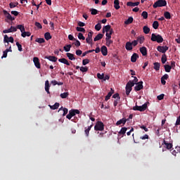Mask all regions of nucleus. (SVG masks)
<instances>
[{
    "mask_svg": "<svg viewBox=\"0 0 180 180\" xmlns=\"http://www.w3.org/2000/svg\"><path fill=\"white\" fill-rule=\"evenodd\" d=\"M16 29H19V30H20L21 33L25 32V26H23L22 25H17Z\"/></svg>",
    "mask_w": 180,
    "mask_h": 180,
    "instance_id": "obj_35",
    "label": "nucleus"
},
{
    "mask_svg": "<svg viewBox=\"0 0 180 180\" xmlns=\"http://www.w3.org/2000/svg\"><path fill=\"white\" fill-rule=\"evenodd\" d=\"M144 40H145L144 37H139L137 38L136 41L139 43H140V44H143V43H144Z\"/></svg>",
    "mask_w": 180,
    "mask_h": 180,
    "instance_id": "obj_38",
    "label": "nucleus"
},
{
    "mask_svg": "<svg viewBox=\"0 0 180 180\" xmlns=\"http://www.w3.org/2000/svg\"><path fill=\"white\" fill-rule=\"evenodd\" d=\"M92 127L93 125H91L88 127V128L86 129V130H84V134H86V136H89V131H91Z\"/></svg>",
    "mask_w": 180,
    "mask_h": 180,
    "instance_id": "obj_33",
    "label": "nucleus"
},
{
    "mask_svg": "<svg viewBox=\"0 0 180 180\" xmlns=\"http://www.w3.org/2000/svg\"><path fill=\"white\" fill-rule=\"evenodd\" d=\"M143 33H145V34H148V33H150V27H148V26L146 25L143 27Z\"/></svg>",
    "mask_w": 180,
    "mask_h": 180,
    "instance_id": "obj_28",
    "label": "nucleus"
},
{
    "mask_svg": "<svg viewBox=\"0 0 180 180\" xmlns=\"http://www.w3.org/2000/svg\"><path fill=\"white\" fill-rule=\"evenodd\" d=\"M120 1L119 0L114 1V8L117 11L120 9Z\"/></svg>",
    "mask_w": 180,
    "mask_h": 180,
    "instance_id": "obj_19",
    "label": "nucleus"
},
{
    "mask_svg": "<svg viewBox=\"0 0 180 180\" xmlns=\"http://www.w3.org/2000/svg\"><path fill=\"white\" fill-rule=\"evenodd\" d=\"M164 16H165V19H171V13L168 11H165L164 13Z\"/></svg>",
    "mask_w": 180,
    "mask_h": 180,
    "instance_id": "obj_37",
    "label": "nucleus"
},
{
    "mask_svg": "<svg viewBox=\"0 0 180 180\" xmlns=\"http://www.w3.org/2000/svg\"><path fill=\"white\" fill-rule=\"evenodd\" d=\"M4 43H7V44H9V37L8 35L4 36Z\"/></svg>",
    "mask_w": 180,
    "mask_h": 180,
    "instance_id": "obj_56",
    "label": "nucleus"
},
{
    "mask_svg": "<svg viewBox=\"0 0 180 180\" xmlns=\"http://www.w3.org/2000/svg\"><path fill=\"white\" fill-rule=\"evenodd\" d=\"M44 37L46 40H50L51 39V35L50 34V32H46L44 34Z\"/></svg>",
    "mask_w": 180,
    "mask_h": 180,
    "instance_id": "obj_40",
    "label": "nucleus"
},
{
    "mask_svg": "<svg viewBox=\"0 0 180 180\" xmlns=\"http://www.w3.org/2000/svg\"><path fill=\"white\" fill-rule=\"evenodd\" d=\"M161 61H162V64H165V63H167V55L163 54L162 56Z\"/></svg>",
    "mask_w": 180,
    "mask_h": 180,
    "instance_id": "obj_41",
    "label": "nucleus"
},
{
    "mask_svg": "<svg viewBox=\"0 0 180 180\" xmlns=\"http://www.w3.org/2000/svg\"><path fill=\"white\" fill-rule=\"evenodd\" d=\"M15 44L17 46L19 51H23V49L22 48V45H20V44H19V42H16Z\"/></svg>",
    "mask_w": 180,
    "mask_h": 180,
    "instance_id": "obj_50",
    "label": "nucleus"
},
{
    "mask_svg": "<svg viewBox=\"0 0 180 180\" xmlns=\"http://www.w3.org/2000/svg\"><path fill=\"white\" fill-rule=\"evenodd\" d=\"M71 47H72V45L68 44V45H66L65 46H64L63 49L65 50V51L68 52V51H70V50H71Z\"/></svg>",
    "mask_w": 180,
    "mask_h": 180,
    "instance_id": "obj_36",
    "label": "nucleus"
},
{
    "mask_svg": "<svg viewBox=\"0 0 180 180\" xmlns=\"http://www.w3.org/2000/svg\"><path fill=\"white\" fill-rule=\"evenodd\" d=\"M128 121H129V119L123 118L122 120L117 121V122L115 123V125H117V126H119L120 124L124 125L125 123Z\"/></svg>",
    "mask_w": 180,
    "mask_h": 180,
    "instance_id": "obj_10",
    "label": "nucleus"
},
{
    "mask_svg": "<svg viewBox=\"0 0 180 180\" xmlns=\"http://www.w3.org/2000/svg\"><path fill=\"white\" fill-rule=\"evenodd\" d=\"M153 68H160V67H161V63H158V62H155L153 63Z\"/></svg>",
    "mask_w": 180,
    "mask_h": 180,
    "instance_id": "obj_51",
    "label": "nucleus"
},
{
    "mask_svg": "<svg viewBox=\"0 0 180 180\" xmlns=\"http://www.w3.org/2000/svg\"><path fill=\"white\" fill-rule=\"evenodd\" d=\"M142 84H143L142 82H140L137 83L136 86L134 87L135 91H139L142 89H143V86L142 85Z\"/></svg>",
    "mask_w": 180,
    "mask_h": 180,
    "instance_id": "obj_13",
    "label": "nucleus"
},
{
    "mask_svg": "<svg viewBox=\"0 0 180 180\" xmlns=\"http://www.w3.org/2000/svg\"><path fill=\"white\" fill-rule=\"evenodd\" d=\"M33 62H34L35 67H37V68H40V62L39 60V58L34 57L33 58Z\"/></svg>",
    "mask_w": 180,
    "mask_h": 180,
    "instance_id": "obj_15",
    "label": "nucleus"
},
{
    "mask_svg": "<svg viewBox=\"0 0 180 180\" xmlns=\"http://www.w3.org/2000/svg\"><path fill=\"white\" fill-rule=\"evenodd\" d=\"M79 110H71L70 111H69V115H74L75 116L76 115H79Z\"/></svg>",
    "mask_w": 180,
    "mask_h": 180,
    "instance_id": "obj_22",
    "label": "nucleus"
},
{
    "mask_svg": "<svg viewBox=\"0 0 180 180\" xmlns=\"http://www.w3.org/2000/svg\"><path fill=\"white\" fill-rule=\"evenodd\" d=\"M127 129H128V128H127V127H122L120 129V132H118V134H120V135H124L125 133L127 132Z\"/></svg>",
    "mask_w": 180,
    "mask_h": 180,
    "instance_id": "obj_27",
    "label": "nucleus"
},
{
    "mask_svg": "<svg viewBox=\"0 0 180 180\" xmlns=\"http://www.w3.org/2000/svg\"><path fill=\"white\" fill-rule=\"evenodd\" d=\"M105 76H106V75H105L103 73V74H100V73L97 74L98 79H103V77Z\"/></svg>",
    "mask_w": 180,
    "mask_h": 180,
    "instance_id": "obj_55",
    "label": "nucleus"
},
{
    "mask_svg": "<svg viewBox=\"0 0 180 180\" xmlns=\"http://www.w3.org/2000/svg\"><path fill=\"white\" fill-rule=\"evenodd\" d=\"M35 41L37 43H39V44H41L43 43H45L46 40L44 38H37L35 39Z\"/></svg>",
    "mask_w": 180,
    "mask_h": 180,
    "instance_id": "obj_32",
    "label": "nucleus"
},
{
    "mask_svg": "<svg viewBox=\"0 0 180 180\" xmlns=\"http://www.w3.org/2000/svg\"><path fill=\"white\" fill-rule=\"evenodd\" d=\"M150 139V136L148 134L143 135V136H141L140 139L141 140H146Z\"/></svg>",
    "mask_w": 180,
    "mask_h": 180,
    "instance_id": "obj_58",
    "label": "nucleus"
},
{
    "mask_svg": "<svg viewBox=\"0 0 180 180\" xmlns=\"http://www.w3.org/2000/svg\"><path fill=\"white\" fill-rule=\"evenodd\" d=\"M141 16L143 18V19H147L148 18V13L146 11H143L141 13Z\"/></svg>",
    "mask_w": 180,
    "mask_h": 180,
    "instance_id": "obj_44",
    "label": "nucleus"
},
{
    "mask_svg": "<svg viewBox=\"0 0 180 180\" xmlns=\"http://www.w3.org/2000/svg\"><path fill=\"white\" fill-rule=\"evenodd\" d=\"M31 33H30V32H25V31H23L22 32V34H21V36H22V37H26V36L27 37H30V36H31Z\"/></svg>",
    "mask_w": 180,
    "mask_h": 180,
    "instance_id": "obj_29",
    "label": "nucleus"
},
{
    "mask_svg": "<svg viewBox=\"0 0 180 180\" xmlns=\"http://www.w3.org/2000/svg\"><path fill=\"white\" fill-rule=\"evenodd\" d=\"M101 51L103 56H108V48L105 46L101 47Z\"/></svg>",
    "mask_w": 180,
    "mask_h": 180,
    "instance_id": "obj_18",
    "label": "nucleus"
},
{
    "mask_svg": "<svg viewBox=\"0 0 180 180\" xmlns=\"http://www.w3.org/2000/svg\"><path fill=\"white\" fill-rule=\"evenodd\" d=\"M58 62L62 63L63 64H65L66 65H70V62H68V60L64 58H60Z\"/></svg>",
    "mask_w": 180,
    "mask_h": 180,
    "instance_id": "obj_23",
    "label": "nucleus"
},
{
    "mask_svg": "<svg viewBox=\"0 0 180 180\" xmlns=\"http://www.w3.org/2000/svg\"><path fill=\"white\" fill-rule=\"evenodd\" d=\"M125 25H130L133 23V17H129L126 21H124Z\"/></svg>",
    "mask_w": 180,
    "mask_h": 180,
    "instance_id": "obj_34",
    "label": "nucleus"
},
{
    "mask_svg": "<svg viewBox=\"0 0 180 180\" xmlns=\"http://www.w3.org/2000/svg\"><path fill=\"white\" fill-rule=\"evenodd\" d=\"M147 104H148V102L145 103L143 105L141 106L135 105L132 108V110L135 111L143 112L147 109Z\"/></svg>",
    "mask_w": 180,
    "mask_h": 180,
    "instance_id": "obj_4",
    "label": "nucleus"
},
{
    "mask_svg": "<svg viewBox=\"0 0 180 180\" xmlns=\"http://www.w3.org/2000/svg\"><path fill=\"white\" fill-rule=\"evenodd\" d=\"M92 36H94V32L92 31L89 32L88 33L87 37L86 38V43H88V44H92V41H93Z\"/></svg>",
    "mask_w": 180,
    "mask_h": 180,
    "instance_id": "obj_7",
    "label": "nucleus"
},
{
    "mask_svg": "<svg viewBox=\"0 0 180 180\" xmlns=\"http://www.w3.org/2000/svg\"><path fill=\"white\" fill-rule=\"evenodd\" d=\"M11 15H14V16H18V15H19V12H18L16 11H12Z\"/></svg>",
    "mask_w": 180,
    "mask_h": 180,
    "instance_id": "obj_63",
    "label": "nucleus"
},
{
    "mask_svg": "<svg viewBox=\"0 0 180 180\" xmlns=\"http://www.w3.org/2000/svg\"><path fill=\"white\" fill-rule=\"evenodd\" d=\"M4 15L6 16V18L7 19H8V20H11L13 21L15 20V18L12 17V15H11V13H9L8 11H6V10L3 11Z\"/></svg>",
    "mask_w": 180,
    "mask_h": 180,
    "instance_id": "obj_8",
    "label": "nucleus"
},
{
    "mask_svg": "<svg viewBox=\"0 0 180 180\" xmlns=\"http://www.w3.org/2000/svg\"><path fill=\"white\" fill-rule=\"evenodd\" d=\"M176 125H180V115L178 117L177 120H176Z\"/></svg>",
    "mask_w": 180,
    "mask_h": 180,
    "instance_id": "obj_64",
    "label": "nucleus"
},
{
    "mask_svg": "<svg viewBox=\"0 0 180 180\" xmlns=\"http://www.w3.org/2000/svg\"><path fill=\"white\" fill-rule=\"evenodd\" d=\"M140 52L141 53L142 56H147V48L146 46H143L140 48Z\"/></svg>",
    "mask_w": 180,
    "mask_h": 180,
    "instance_id": "obj_20",
    "label": "nucleus"
},
{
    "mask_svg": "<svg viewBox=\"0 0 180 180\" xmlns=\"http://www.w3.org/2000/svg\"><path fill=\"white\" fill-rule=\"evenodd\" d=\"M103 123L101 121H98L95 124L94 130L96 131H103Z\"/></svg>",
    "mask_w": 180,
    "mask_h": 180,
    "instance_id": "obj_5",
    "label": "nucleus"
},
{
    "mask_svg": "<svg viewBox=\"0 0 180 180\" xmlns=\"http://www.w3.org/2000/svg\"><path fill=\"white\" fill-rule=\"evenodd\" d=\"M101 29H102V25H101V23H98L95 25V30H97V32H99Z\"/></svg>",
    "mask_w": 180,
    "mask_h": 180,
    "instance_id": "obj_46",
    "label": "nucleus"
},
{
    "mask_svg": "<svg viewBox=\"0 0 180 180\" xmlns=\"http://www.w3.org/2000/svg\"><path fill=\"white\" fill-rule=\"evenodd\" d=\"M105 36V40H110L112 39V35L109 32H106Z\"/></svg>",
    "mask_w": 180,
    "mask_h": 180,
    "instance_id": "obj_57",
    "label": "nucleus"
},
{
    "mask_svg": "<svg viewBox=\"0 0 180 180\" xmlns=\"http://www.w3.org/2000/svg\"><path fill=\"white\" fill-rule=\"evenodd\" d=\"M164 96H165V95L163 94L158 96H157L158 101H162V99H164Z\"/></svg>",
    "mask_w": 180,
    "mask_h": 180,
    "instance_id": "obj_59",
    "label": "nucleus"
},
{
    "mask_svg": "<svg viewBox=\"0 0 180 180\" xmlns=\"http://www.w3.org/2000/svg\"><path fill=\"white\" fill-rule=\"evenodd\" d=\"M140 5V1L133 2V1H128L127 3V6H139Z\"/></svg>",
    "mask_w": 180,
    "mask_h": 180,
    "instance_id": "obj_12",
    "label": "nucleus"
},
{
    "mask_svg": "<svg viewBox=\"0 0 180 180\" xmlns=\"http://www.w3.org/2000/svg\"><path fill=\"white\" fill-rule=\"evenodd\" d=\"M154 9L156 8H162V6H167V1L166 0H158L153 4Z\"/></svg>",
    "mask_w": 180,
    "mask_h": 180,
    "instance_id": "obj_3",
    "label": "nucleus"
},
{
    "mask_svg": "<svg viewBox=\"0 0 180 180\" xmlns=\"http://www.w3.org/2000/svg\"><path fill=\"white\" fill-rule=\"evenodd\" d=\"M76 30L77 32H82V33H85V28L81 27H77Z\"/></svg>",
    "mask_w": 180,
    "mask_h": 180,
    "instance_id": "obj_45",
    "label": "nucleus"
},
{
    "mask_svg": "<svg viewBox=\"0 0 180 180\" xmlns=\"http://www.w3.org/2000/svg\"><path fill=\"white\" fill-rule=\"evenodd\" d=\"M58 108H59V103H54L53 105H49V108L53 110L58 109Z\"/></svg>",
    "mask_w": 180,
    "mask_h": 180,
    "instance_id": "obj_25",
    "label": "nucleus"
},
{
    "mask_svg": "<svg viewBox=\"0 0 180 180\" xmlns=\"http://www.w3.org/2000/svg\"><path fill=\"white\" fill-rule=\"evenodd\" d=\"M68 96H69V93L68 92L60 94V98H62L63 99L67 98V97Z\"/></svg>",
    "mask_w": 180,
    "mask_h": 180,
    "instance_id": "obj_43",
    "label": "nucleus"
},
{
    "mask_svg": "<svg viewBox=\"0 0 180 180\" xmlns=\"http://www.w3.org/2000/svg\"><path fill=\"white\" fill-rule=\"evenodd\" d=\"M35 26L37 29H43V26H41V24L39 22H35Z\"/></svg>",
    "mask_w": 180,
    "mask_h": 180,
    "instance_id": "obj_53",
    "label": "nucleus"
},
{
    "mask_svg": "<svg viewBox=\"0 0 180 180\" xmlns=\"http://www.w3.org/2000/svg\"><path fill=\"white\" fill-rule=\"evenodd\" d=\"M169 49V47L165 46H158L157 48L158 51H160V53H162L163 54H165V53H167V51H168V49Z\"/></svg>",
    "mask_w": 180,
    "mask_h": 180,
    "instance_id": "obj_6",
    "label": "nucleus"
},
{
    "mask_svg": "<svg viewBox=\"0 0 180 180\" xmlns=\"http://www.w3.org/2000/svg\"><path fill=\"white\" fill-rule=\"evenodd\" d=\"M9 51V49H6L4 52H3V56L1 57V58H6V57H8V52Z\"/></svg>",
    "mask_w": 180,
    "mask_h": 180,
    "instance_id": "obj_42",
    "label": "nucleus"
},
{
    "mask_svg": "<svg viewBox=\"0 0 180 180\" xmlns=\"http://www.w3.org/2000/svg\"><path fill=\"white\" fill-rule=\"evenodd\" d=\"M140 129H143L146 132L148 131V129L147 127H146L145 125H141Z\"/></svg>",
    "mask_w": 180,
    "mask_h": 180,
    "instance_id": "obj_61",
    "label": "nucleus"
},
{
    "mask_svg": "<svg viewBox=\"0 0 180 180\" xmlns=\"http://www.w3.org/2000/svg\"><path fill=\"white\" fill-rule=\"evenodd\" d=\"M77 25H78V26H79V27H84V26H85V23L82 22L81 21H79Z\"/></svg>",
    "mask_w": 180,
    "mask_h": 180,
    "instance_id": "obj_62",
    "label": "nucleus"
},
{
    "mask_svg": "<svg viewBox=\"0 0 180 180\" xmlns=\"http://www.w3.org/2000/svg\"><path fill=\"white\" fill-rule=\"evenodd\" d=\"M18 5H19V3H18V2H15V3L11 2L9 4V6H10L11 9H13V8H16L18 6Z\"/></svg>",
    "mask_w": 180,
    "mask_h": 180,
    "instance_id": "obj_30",
    "label": "nucleus"
},
{
    "mask_svg": "<svg viewBox=\"0 0 180 180\" xmlns=\"http://www.w3.org/2000/svg\"><path fill=\"white\" fill-rule=\"evenodd\" d=\"M110 27L111 26L110 25L104 26L103 28V33H105V32H106V33H108V32L110 30Z\"/></svg>",
    "mask_w": 180,
    "mask_h": 180,
    "instance_id": "obj_24",
    "label": "nucleus"
},
{
    "mask_svg": "<svg viewBox=\"0 0 180 180\" xmlns=\"http://www.w3.org/2000/svg\"><path fill=\"white\" fill-rule=\"evenodd\" d=\"M150 40L152 41H157V43H162V41H164V38L160 34L153 33L151 34Z\"/></svg>",
    "mask_w": 180,
    "mask_h": 180,
    "instance_id": "obj_2",
    "label": "nucleus"
},
{
    "mask_svg": "<svg viewBox=\"0 0 180 180\" xmlns=\"http://www.w3.org/2000/svg\"><path fill=\"white\" fill-rule=\"evenodd\" d=\"M78 39L79 40H85V37H84V34H82V33L79 32V34H78Z\"/></svg>",
    "mask_w": 180,
    "mask_h": 180,
    "instance_id": "obj_47",
    "label": "nucleus"
},
{
    "mask_svg": "<svg viewBox=\"0 0 180 180\" xmlns=\"http://www.w3.org/2000/svg\"><path fill=\"white\" fill-rule=\"evenodd\" d=\"M17 31H18V30H17L16 27H13V26H11L9 29H8V30H4L3 31V33H4V34H6V33H12V32H17Z\"/></svg>",
    "mask_w": 180,
    "mask_h": 180,
    "instance_id": "obj_9",
    "label": "nucleus"
},
{
    "mask_svg": "<svg viewBox=\"0 0 180 180\" xmlns=\"http://www.w3.org/2000/svg\"><path fill=\"white\" fill-rule=\"evenodd\" d=\"M106 41V46L108 47H110V44H112L113 43V41L110 40V39H105Z\"/></svg>",
    "mask_w": 180,
    "mask_h": 180,
    "instance_id": "obj_49",
    "label": "nucleus"
},
{
    "mask_svg": "<svg viewBox=\"0 0 180 180\" xmlns=\"http://www.w3.org/2000/svg\"><path fill=\"white\" fill-rule=\"evenodd\" d=\"M160 26V23L158 22V21H154L153 23V29H158Z\"/></svg>",
    "mask_w": 180,
    "mask_h": 180,
    "instance_id": "obj_39",
    "label": "nucleus"
},
{
    "mask_svg": "<svg viewBox=\"0 0 180 180\" xmlns=\"http://www.w3.org/2000/svg\"><path fill=\"white\" fill-rule=\"evenodd\" d=\"M44 58H46V60H49V61H52L53 63H56L58 60L57 57L51 56H45Z\"/></svg>",
    "mask_w": 180,
    "mask_h": 180,
    "instance_id": "obj_14",
    "label": "nucleus"
},
{
    "mask_svg": "<svg viewBox=\"0 0 180 180\" xmlns=\"http://www.w3.org/2000/svg\"><path fill=\"white\" fill-rule=\"evenodd\" d=\"M67 57H68L69 60H71V61L75 60V57H74V54L71 53H66Z\"/></svg>",
    "mask_w": 180,
    "mask_h": 180,
    "instance_id": "obj_31",
    "label": "nucleus"
},
{
    "mask_svg": "<svg viewBox=\"0 0 180 180\" xmlns=\"http://www.w3.org/2000/svg\"><path fill=\"white\" fill-rule=\"evenodd\" d=\"M112 98H117V101H120V94H117V93L113 94V96H112Z\"/></svg>",
    "mask_w": 180,
    "mask_h": 180,
    "instance_id": "obj_52",
    "label": "nucleus"
},
{
    "mask_svg": "<svg viewBox=\"0 0 180 180\" xmlns=\"http://www.w3.org/2000/svg\"><path fill=\"white\" fill-rule=\"evenodd\" d=\"M83 65H86V64H89V59H84L82 60Z\"/></svg>",
    "mask_w": 180,
    "mask_h": 180,
    "instance_id": "obj_60",
    "label": "nucleus"
},
{
    "mask_svg": "<svg viewBox=\"0 0 180 180\" xmlns=\"http://www.w3.org/2000/svg\"><path fill=\"white\" fill-rule=\"evenodd\" d=\"M115 93L114 90L111 88V91L107 94V96H105V101H108L111 98L112 95Z\"/></svg>",
    "mask_w": 180,
    "mask_h": 180,
    "instance_id": "obj_17",
    "label": "nucleus"
},
{
    "mask_svg": "<svg viewBox=\"0 0 180 180\" xmlns=\"http://www.w3.org/2000/svg\"><path fill=\"white\" fill-rule=\"evenodd\" d=\"M165 145L166 148H167L169 150L172 148V143H167L165 142Z\"/></svg>",
    "mask_w": 180,
    "mask_h": 180,
    "instance_id": "obj_54",
    "label": "nucleus"
},
{
    "mask_svg": "<svg viewBox=\"0 0 180 180\" xmlns=\"http://www.w3.org/2000/svg\"><path fill=\"white\" fill-rule=\"evenodd\" d=\"M50 84L49 82V80H46L45 82V91L46 93L50 94Z\"/></svg>",
    "mask_w": 180,
    "mask_h": 180,
    "instance_id": "obj_16",
    "label": "nucleus"
},
{
    "mask_svg": "<svg viewBox=\"0 0 180 180\" xmlns=\"http://www.w3.org/2000/svg\"><path fill=\"white\" fill-rule=\"evenodd\" d=\"M134 80H129L128 83L127 84V86H125V94L127 96H129L130 92H131V90L133 89V86L136 84L137 83V77H133Z\"/></svg>",
    "mask_w": 180,
    "mask_h": 180,
    "instance_id": "obj_1",
    "label": "nucleus"
},
{
    "mask_svg": "<svg viewBox=\"0 0 180 180\" xmlns=\"http://www.w3.org/2000/svg\"><path fill=\"white\" fill-rule=\"evenodd\" d=\"M125 49L127 51H131V50H133V45L131 42L127 41L125 44Z\"/></svg>",
    "mask_w": 180,
    "mask_h": 180,
    "instance_id": "obj_11",
    "label": "nucleus"
},
{
    "mask_svg": "<svg viewBox=\"0 0 180 180\" xmlns=\"http://www.w3.org/2000/svg\"><path fill=\"white\" fill-rule=\"evenodd\" d=\"M103 37V34H98L94 38V41H98V40H101Z\"/></svg>",
    "mask_w": 180,
    "mask_h": 180,
    "instance_id": "obj_26",
    "label": "nucleus"
},
{
    "mask_svg": "<svg viewBox=\"0 0 180 180\" xmlns=\"http://www.w3.org/2000/svg\"><path fill=\"white\" fill-rule=\"evenodd\" d=\"M137 58H139V54L134 53L131 57V63H136V61H137Z\"/></svg>",
    "mask_w": 180,
    "mask_h": 180,
    "instance_id": "obj_21",
    "label": "nucleus"
},
{
    "mask_svg": "<svg viewBox=\"0 0 180 180\" xmlns=\"http://www.w3.org/2000/svg\"><path fill=\"white\" fill-rule=\"evenodd\" d=\"M90 12H91V15H97L98 14V10H96L95 8L90 9Z\"/></svg>",
    "mask_w": 180,
    "mask_h": 180,
    "instance_id": "obj_48",
    "label": "nucleus"
}]
</instances>
